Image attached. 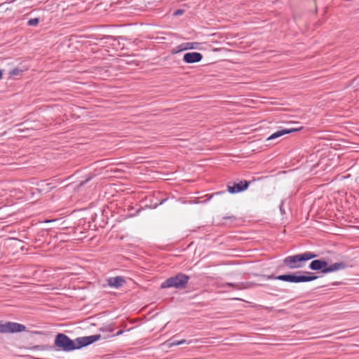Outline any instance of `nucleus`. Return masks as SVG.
Returning <instances> with one entry per match:
<instances>
[{
    "mask_svg": "<svg viewBox=\"0 0 359 359\" xmlns=\"http://www.w3.org/2000/svg\"><path fill=\"white\" fill-rule=\"evenodd\" d=\"M39 23V19L38 18H32L29 20L28 25L30 26H35Z\"/></svg>",
    "mask_w": 359,
    "mask_h": 359,
    "instance_id": "16",
    "label": "nucleus"
},
{
    "mask_svg": "<svg viewBox=\"0 0 359 359\" xmlns=\"http://www.w3.org/2000/svg\"><path fill=\"white\" fill-rule=\"evenodd\" d=\"M26 330V327L22 324L14 322H0V333L21 332Z\"/></svg>",
    "mask_w": 359,
    "mask_h": 359,
    "instance_id": "5",
    "label": "nucleus"
},
{
    "mask_svg": "<svg viewBox=\"0 0 359 359\" xmlns=\"http://www.w3.org/2000/svg\"><path fill=\"white\" fill-rule=\"evenodd\" d=\"M3 71L0 69V79L2 78Z\"/></svg>",
    "mask_w": 359,
    "mask_h": 359,
    "instance_id": "19",
    "label": "nucleus"
},
{
    "mask_svg": "<svg viewBox=\"0 0 359 359\" xmlns=\"http://www.w3.org/2000/svg\"><path fill=\"white\" fill-rule=\"evenodd\" d=\"M21 73H22V70L21 69L15 68V69H12L9 72V75H10L11 77H12V76H14L20 75Z\"/></svg>",
    "mask_w": 359,
    "mask_h": 359,
    "instance_id": "15",
    "label": "nucleus"
},
{
    "mask_svg": "<svg viewBox=\"0 0 359 359\" xmlns=\"http://www.w3.org/2000/svg\"><path fill=\"white\" fill-rule=\"evenodd\" d=\"M107 282L109 287L118 289L126 283V280L123 276H116L109 278Z\"/></svg>",
    "mask_w": 359,
    "mask_h": 359,
    "instance_id": "9",
    "label": "nucleus"
},
{
    "mask_svg": "<svg viewBox=\"0 0 359 359\" xmlns=\"http://www.w3.org/2000/svg\"><path fill=\"white\" fill-rule=\"evenodd\" d=\"M327 266V262L323 259H315L313 260L309 265V268L313 271L321 270L322 273H323V270L326 269Z\"/></svg>",
    "mask_w": 359,
    "mask_h": 359,
    "instance_id": "10",
    "label": "nucleus"
},
{
    "mask_svg": "<svg viewBox=\"0 0 359 359\" xmlns=\"http://www.w3.org/2000/svg\"><path fill=\"white\" fill-rule=\"evenodd\" d=\"M201 43L198 42H187L182 43L181 46L182 47V50H189V49H201L200 48Z\"/></svg>",
    "mask_w": 359,
    "mask_h": 359,
    "instance_id": "12",
    "label": "nucleus"
},
{
    "mask_svg": "<svg viewBox=\"0 0 359 359\" xmlns=\"http://www.w3.org/2000/svg\"><path fill=\"white\" fill-rule=\"evenodd\" d=\"M100 338V334H94L77 337L75 340H72L66 334L60 333L56 335L55 345L64 351H71L90 345Z\"/></svg>",
    "mask_w": 359,
    "mask_h": 359,
    "instance_id": "1",
    "label": "nucleus"
},
{
    "mask_svg": "<svg viewBox=\"0 0 359 359\" xmlns=\"http://www.w3.org/2000/svg\"><path fill=\"white\" fill-rule=\"evenodd\" d=\"M189 280V276L184 273H177L175 276H172L166 279L161 283V288L175 287L177 289H182L186 287Z\"/></svg>",
    "mask_w": 359,
    "mask_h": 359,
    "instance_id": "3",
    "label": "nucleus"
},
{
    "mask_svg": "<svg viewBox=\"0 0 359 359\" xmlns=\"http://www.w3.org/2000/svg\"><path fill=\"white\" fill-rule=\"evenodd\" d=\"M277 280L290 283H302L314 280L317 278L315 276L298 275L297 273L280 275L275 278Z\"/></svg>",
    "mask_w": 359,
    "mask_h": 359,
    "instance_id": "4",
    "label": "nucleus"
},
{
    "mask_svg": "<svg viewBox=\"0 0 359 359\" xmlns=\"http://www.w3.org/2000/svg\"><path fill=\"white\" fill-rule=\"evenodd\" d=\"M122 333H123V331L122 330H119V331L117 332L116 335L118 336V335L121 334Z\"/></svg>",
    "mask_w": 359,
    "mask_h": 359,
    "instance_id": "18",
    "label": "nucleus"
},
{
    "mask_svg": "<svg viewBox=\"0 0 359 359\" xmlns=\"http://www.w3.org/2000/svg\"><path fill=\"white\" fill-rule=\"evenodd\" d=\"M202 58L203 55L197 52L187 53L183 56V60L187 63L198 62H200Z\"/></svg>",
    "mask_w": 359,
    "mask_h": 359,
    "instance_id": "7",
    "label": "nucleus"
},
{
    "mask_svg": "<svg viewBox=\"0 0 359 359\" xmlns=\"http://www.w3.org/2000/svg\"><path fill=\"white\" fill-rule=\"evenodd\" d=\"M248 186L247 181H241L239 183L228 185L227 190L231 194H236L247 189Z\"/></svg>",
    "mask_w": 359,
    "mask_h": 359,
    "instance_id": "6",
    "label": "nucleus"
},
{
    "mask_svg": "<svg viewBox=\"0 0 359 359\" xmlns=\"http://www.w3.org/2000/svg\"><path fill=\"white\" fill-rule=\"evenodd\" d=\"M347 267L348 264L346 262H336L330 264V266L327 265L326 269L323 270V273H328L334 271L344 270Z\"/></svg>",
    "mask_w": 359,
    "mask_h": 359,
    "instance_id": "8",
    "label": "nucleus"
},
{
    "mask_svg": "<svg viewBox=\"0 0 359 359\" xmlns=\"http://www.w3.org/2000/svg\"><path fill=\"white\" fill-rule=\"evenodd\" d=\"M317 257V255L311 252H306L302 254L288 256L283 260L284 264L290 269L302 268L305 262Z\"/></svg>",
    "mask_w": 359,
    "mask_h": 359,
    "instance_id": "2",
    "label": "nucleus"
},
{
    "mask_svg": "<svg viewBox=\"0 0 359 359\" xmlns=\"http://www.w3.org/2000/svg\"><path fill=\"white\" fill-rule=\"evenodd\" d=\"M296 129H284L281 130L276 131V133H273L269 138L268 140H273L277 137H279L283 135L290 133L292 132L296 131Z\"/></svg>",
    "mask_w": 359,
    "mask_h": 359,
    "instance_id": "11",
    "label": "nucleus"
},
{
    "mask_svg": "<svg viewBox=\"0 0 359 359\" xmlns=\"http://www.w3.org/2000/svg\"><path fill=\"white\" fill-rule=\"evenodd\" d=\"M170 341L171 340H168V341H165L163 344V345L166 346L168 348H170V347L174 346H178V345H181V344H184L187 343V340H185V339H182V340H179V341Z\"/></svg>",
    "mask_w": 359,
    "mask_h": 359,
    "instance_id": "13",
    "label": "nucleus"
},
{
    "mask_svg": "<svg viewBox=\"0 0 359 359\" xmlns=\"http://www.w3.org/2000/svg\"><path fill=\"white\" fill-rule=\"evenodd\" d=\"M225 285L232 287L235 290H243V289L248 287V286H246L245 285V283H227L225 284Z\"/></svg>",
    "mask_w": 359,
    "mask_h": 359,
    "instance_id": "14",
    "label": "nucleus"
},
{
    "mask_svg": "<svg viewBox=\"0 0 359 359\" xmlns=\"http://www.w3.org/2000/svg\"><path fill=\"white\" fill-rule=\"evenodd\" d=\"M184 13V11L183 9H177L174 12L173 15L175 16H180V15H182Z\"/></svg>",
    "mask_w": 359,
    "mask_h": 359,
    "instance_id": "17",
    "label": "nucleus"
}]
</instances>
